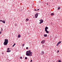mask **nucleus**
<instances>
[{
	"instance_id": "obj_1",
	"label": "nucleus",
	"mask_w": 62,
	"mask_h": 62,
	"mask_svg": "<svg viewBox=\"0 0 62 62\" xmlns=\"http://www.w3.org/2000/svg\"><path fill=\"white\" fill-rule=\"evenodd\" d=\"M5 41L4 42L3 44L4 45H7L8 43V39H5L4 40Z\"/></svg>"
},
{
	"instance_id": "obj_2",
	"label": "nucleus",
	"mask_w": 62,
	"mask_h": 62,
	"mask_svg": "<svg viewBox=\"0 0 62 62\" xmlns=\"http://www.w3.org/2000/svg\"><path fill=\"white\" fill-rule=\"evenodd\" d=\"M26 55L27 56H32V54H29L28 53H27V54H26Z\"/></svg>"
},
{
	"instance_id": "obj_3",
	"label": "nucleus",
	"mask_w": 62,
	"mask_h": 62,
	"mask_svg": "<svg viewBox=\"0 0 62 62\" xmlns=\"http://www.w3.org/2000/svg\"><path fill=\"white\" fill-rule=\"evenodd\" d=\"M38 16V13H37L35 15V18H37Z\"/></svg>"
},
{
	"instance_id": "obj_4",
	"label": "nucleus",
	"mask_w": 62,
	"mask_h": 62,
	"mask_svg": "<svg viewBox=\"0 0 62 62\" xmlns=\"http://www.w3.org/2000/svg\"><path fill=\"white\" fill-rule=\"evenodd\" d=\"M45 41L44 40H42L41 41V43H42V44H44V43H45Z\"/></svg>"
},
{
	"instance_id": "obj_5",
	"label": "nucleus",
	"mask_w": 62,
	"mask_h": 62,
	"mask_svg": "<svg viewBox=\"0 0 62 62\" xmlns=\"http://www.w3.org/2000/svg\"><path fill=\"white\" fill-rule=\"evenodd\" d=\"M61 41H60L57 44V46H58V45H59V44H60V43H61Z\"/></svg>"
},
{
	"instance_id": "obj_6",
	"label": "nucleus",
	"mask_w": 62,
	"mask_h": 62,
	"mask_svg": "<svg viewBox=\"0 0 62 62\" xmlns=\"http://www.w3.org/2000/svg\"><path fill=\"white\" fill-rule=\"evenodd\" d=\"M32 54V53L31 52V50H29V54Z\"/></svg>"
},
{
	"instance_id": "obj_7",
	"label": "nucleus",
	"mask_w": 62,
	"mask_h": 62,
	"mask_svg": "<svg viewBox=\"0 0 62 62\" xmlns=\"http://www.w3.org/2000/svg\"><path fill=\"white\" fill-rule=\"evenodd\" d=\"M0 22H2V23H5V21L4 20L2 21V20L0 19Z\"/></svg>"
},
{
	"instance_id": "obj_8",
	"label": "nucleus",
	"mask_w": 62,
	"mask_h": 62,
	"mask_svg": "<svg viewBox=\"0 0 62 62\" xmlns=\"http://www.w3.org/2000/svg\"><path fill=\"white\" fill-rule=\"evenodd\" d=\"M49 28L47 27L46 26L45 28V31L47 30V29Z\"/></svg>"
},
{
	"instance_id": "obj_9",
	"label": "nucleus",
	"mask_w": 62,
	"mask_h": 62,
	"mask_svg": "<svg viewBox=\"0 0 62 62\" xmlns=\"http://www.w3.org/2000/svg\"><path fill=\"white\" fill-rule=\"evenodd\" d=\"M39 21H40V22H41V23H42L43 22V20H40Z\"/></svg>"
},
{
	"instance_id": "obj_10",
	"label": "nucleus",
	"mask_w": 62,
	"mask_h": 62,
	"mask_svg": "<svg viewBox=\"0 0 62 62\" xmlns=\"http://www.w3.org/2000/svg\"><path fill=\"white\" fill-rule=\"evenodd\" d=\"M45 31L46 33H49V31H48L47 30H45Z\"/></svg>"
},
{
	"instance_id": "obj_11",
	"label": "nucleus",
	"mask_w": 62,
	"mask_h": 62,
	"mask_svg": "<svg viewBox=\"0 0 62 62\" xmlns=\"http://www.w3.org/2000/svg\"><path fill=\"white\" fill-rule=\"evenodd\" d=\"M21 37V35L20 34H19L18 36V38H20Z\"/></svg>"
},
{
	"instance_id": "obj_12",
	"label": "nucleus",
	"mask_w": 62,
	"mask_h": 62,
	"mask_svg": "<svg viewBox=\"0 0 62 62\" xmlns=\"http://www.w3.org/2000/svg\"><path fill=\"white\" fill-rule=\"evenodd\" d=\"M44 37H47V35L44 34Z\"/></svg>"
},
{
	"instance_id": "obj_13",
	"label": "nucleus",
	"mask_w": 62,
	"mask_h": 62,
	"mask_svg": "<svg viewBox=\"0 0 62 62\" xmlns=\"http://www.w3.org/2000/svg\"><path fill=\"white\" fill-rule=\"evenodd\" d=\"M44 54V51H42V54Z\"/></svg>"
},
{
	"instance_id": "obj_14",
	"label": "nucleus",
	"mask_w": 62,
	"mask_h": 62,
	"mask_svg": "<svg viewBox=\"0 0 62 62\" xmlns=\"http://www.w3.org/2000/svg\"><path fill=\"white\" fill-rule=\"evenodd\" d=\"M7 52L8 53L9 52H11V51H10V50H7Z\"/></svg>"
},
{
	"instance_id": "obj_15",
	"label": "nucleus",
	"mask_w": 62,
	"mask_h": 62,
	"mask_svg": "<svg viewBox=\"0 0 62 62\" xmlns=\"http://www.w3.org/2000/svg\"><path fill=\"white\" fill-rule=\"evenodd\" d=\"M26 20L27 21H29V19H28V18H27L26 19Z\"/></svg>"
},
{
	"instance_id": "obj_16",
	"label": "nucleus",
	"mask_w": 62,
	"mask_h": 62,
	"mask_svg": "<svg viewBox=\"0 0 62 62\" xmlns=\"http://www.w3.org/2000/svg\"><path fill=\"white\" fill-rule=\"evenodd\" d=\"M54 15V14L53 13H52L51 14V15H52V16H53V15Z\"/></svg>"
},
{
	"instance_id": "obj_17",
	"label": "nucleus",
	"mask_w": 62,
	"mask_h": 62,
	"mask_svg": "<svg viewBox=\"0 0 62 62\" xmlns=\"http://www.w3.org/2000/svg\"><path fill=\"white\" fill-rule=\"evenodd\" d=\"M29 51H27L26 52V54H27V53H28V54H29Z\"/></svg>"
},
{
	"instance_id": "obj_18",
	"label": "nucleus",
	"mask_w": 62,
	"mask_h": 62,
	"mask_svg": "<svg viewBox=\"0 0 62 62\" xmlns=\"http://www.w3.org/2000/svg\"><path fill=\"white\" fill-rule=\"evenodd\" d=\"M24 46V44H22V46H23V47Z\"/></svg>"
},
{
	"instance_id": "obj_19",
	"label": "nucleus",
	"mask_w": 62,
	"mask_h": 62,
	"mask_svg": "<svg viewBox=\"0 0 62 62\" xmlns=\"http://www.w3.org/2000/svg\"><path fill=\"white\" fill-rule=\"evenodd\" d=\"M10 49V48H8L7 49V51H8V50H9Z\"/></svg>"
},
{
	"instance_id": "obj_20",
	"label": "nucleus",
	"mask_w": 62,
	"mask_h": 62,
	"mask_svg": "<svg viewBox=\"0 0 62 62\" xmlns=\"http://www.w3.org/2000/svg\"><path fill=\"white\" fill-rule=\"evenodd\" d=\"M58 9L59 10L60 9V7H59L58 8Z\"/></svg>"
},
{
	"instance_id": "obj_21",
	"label": "nucleus",
	"mask_w": 62,
	"mask_h": 62,
	"mask_svg": "<svg viewBox=\"0 0 62 62\" xmlns=\"http://www.w3.org/2000/svg\"><path fill=\"white\" fill-rule=\"evenodd\" d=\"M25 59H27V57H25Z\"/></svg>"
},
{
	"instance_id": "obj_22",
	"label": "nucleus",
	"mask_w": 62,
	"mask_h": 62,
	"mask_svg": "<svg viewBox=\"0 0 62 62\" xmlns=\"http://www.w3.org/2000/svg\"><path fill=\"white\" fill-rule=\"evenodd\" d=\"M61 61L60 60H59L58 61V62H61Z\"/></svg>"
},
{
	"instance_id": "obj_23",
	"label": "nucleus",
	"mask_w": 62,
	"mask_h": 62,
	"mask_svg": "<svg viewBox=\"0 0 62 62\" xmlns=\"http://www.w3.org/2000/svg\"><path fill=\"white\" fill-rule=\"evenodd\" d=\"M15 45H16V44H15V43H14V46H15Z\"/></svg>"
},
{
	"instance_id": "obj_24",
	"label": "nucleus",
	"mask_w": 62,
	"mask_h": 62,
	"mask_svg": "<svg viewBox=\"0 0 62 62\" xmlns=\"http://www.w3.org/2000/svg\"><path fill=\"white\" fill-rule=\"evenodd\" d=\"M28 47H26V49H28Z\"/></svg>"
},
{
	"instance_id": "obj_25",
	"label": "nucleus",
	"mask_w": 62,
	"mask_h": 62,
	"mask_svg": "<svg viewBox=\"0 0 62 62\" xmlns=\"http://www.w3.org/2000/svg\"><path fill=\"white\" fill-rule=\"evenodd\" d=\"M15 26H17V24H15Z\"/></svg>"
},
{
	"instance_id": "obj_26",
	"label": "nucleus",
	"mask_w": 62,
	"mask_h": 62,
	"mask_svg": "<svg viewBox=\"0 0 62 62\" xmlns=\"http://www.w3.org/2000/svg\"><path fill=\"white\" fill-rule=\"evenodd\" d=\"M20 58L21 59V58H22V57H21Z\"/></svg>"
},
{
	"instance_id": "obj_27",
	"label": "nucleus",
	"mask_w": 62,
	"mask_h": 62,
	"mask_svg": "<svg viewBox=\"0 0 62 62\" xmlns=\"http://www.w3.org/2000/svg\"><path fill=\"white\" fill-rule=\"evenodd\" d=\"M34 10H35V11H37V10H36V9H34Z\"/></svg>"
},
{
	"instance_id": "obj_28",
	"label": "nucleus",
	"mask_w": 62,
	"mask_h": 62,
	"mask_svg": "<svg viewBox=\"0 0 62 62\" xmlns=\"http://www.w3.org/2000/svg\"><path fill=\"white\" fill-rule=\"evenodd\" d=\"M59 52V50H58V51L57 53H58V52Z\"/></svg>"
},
{
	"instance_id": "obj_29",
	"label": "nucleus",
	"mask_w": 62,
	"mask_h": 62,
	"mask_svg": "<svg viewBox=\"0 0 62 62\" xmlns=\"http://www.w3.org/2000/svg\"><path fill=\"white\" fill-rule=\"evenodd\" d=\"M1 34V32L0 31V34Z\"/></svg>"
},
{
	"instance_id": "obj_30",
	"label": "nucleus",
	"mask_w": 62,
	"mask_h": 62,
	"mask_svg": "<svg viewBox=\"0 0 62 62\" xmlns=\"http://www.w3.org/2000/svg\"><path fill=\"white\" fill-rule=\"evenodd\" d=\"M42 23L41 22H40L39 23Z\"/></svg>"
},
{
	"instance_id": "obj_31",
	"label": "nucleus",
	"mask_w": 62,
	"mask_h": 62,
	"mask_svg": "<svg viewBox=\"0 0 62 62\" xmlns=\"http://www.w3.org/2000/svg\"><path fill=\"white\" fill-rule=\"evenodd\" d=\"M1 31H3V29H1Z\"/></svg>"
},
{
	"instance_id": "obj_32",
	"label": "nucleus",
	"mask_w": 62,
	"mask_h": 62,
	"mask_svg": "<svg viewBox=\"0 0 62 62\" xmlns=\"http://www.w3.org/2000/svg\"><path fill=\"white\" fill-rule=\"evenodd\" d=\"M31 62H32V60H31Z\"/></svg>"
},
{
	"instance_id": "obj_33",
	"label": "nucleus",
	"mask_w": 62,
	"mask_h": 62,
	"mask_svg": "<svg viewBox=\"0 0 62 62\" xmlns=\"http://www.w3.org/2000/svg\"><path fill=\"white\" fill-rule=\"evenodd\" d=\"M37 10V11H38V10H39V9H38Z\"/></svg>"
},
{
	"instance_id": "obj_34",
	"label": "nucleus",
	"mask_w": 62,
	"mask_h": 62,
	"mask_svg": "<svg viewBox=\"0 0 62 62\" xmlns=\"http://www.w3.org/2000/svg\"><path fill=\"white\" fill-rule=\"evenodd\" d=\"M14 45H13V47H14Z\"/></svg>"
},
{
	"instance_id": "obj_35",
	"label": "nucleus",
	"mask_w": 62,
	"mask_h": 62,
	"mask_svg": "<svg viewBox=\"0 0 62 62\" xmlns=\"http://www.w3.org/2000/svg\"><path fill=\"white\" fill-rule=\"evenodd\" d=\"M47 5H48V3H47Z\"/></svg>"
},
{
	"instance_id": "obj_36",
	"label": "nucleus",
	"mask_w": 62,
	"mask_h": 62,
	"mask_svg": "<svg viewBox=\"0 0 62 62\" xmlns=\"http://www.w3.org/2000/svg\"><path fill=\"white\" fill-rule=\"evenodd\" d=\"M2 54H3V53H2Z\"/></svg>"
}]
</instances>
